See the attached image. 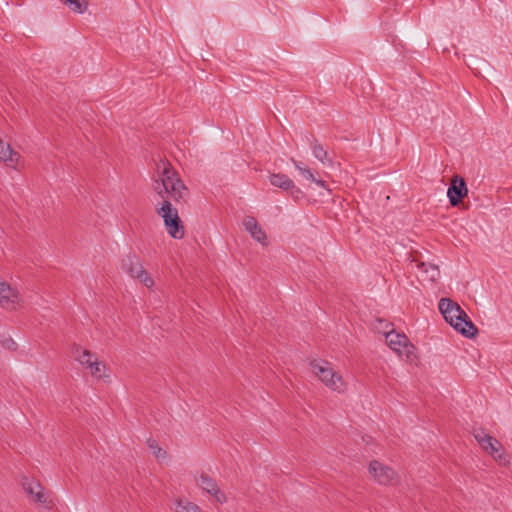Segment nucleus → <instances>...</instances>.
Here are the masks:
<instances>
[{
    "label": "nucleus",
    "instance_id": "1",
    "mask_svg": "<svg viewBox=\"0 0 512 512\" xmlns=\"http://www.w3.org/2000/svg\"><path fill=\"white\" fill-rule=\"evenodd\" d=\"M162 202L157 206L156 212L163 219L167 233L174 239H182L185 231L179 217L178 210L173 207L169 198L175 202L184 201L188 196V189L169 166L163 167L161 185L155 187Z\"/></svg>",
    "mask_w": 512,
    "mask_h": 512
},
{
    "label": "nucleus",
    "instance_id": "2",
    "mask_svg": "<svg viewBox=\"0 0 512 512\" xmlns=\"http://www.w3.org/2000/svg\"><path fill=\"white\" fill-rule=\"evenodd\" d=\"M445 321L467 338L474 337L478 330L461 307L449 298H442L438 304Z\"/></svg>",
    "mask_w": 512,
    "mask_h": 512
},
{
    "label": "nucleus",
    "instance_id": "3",
    "mask_svg": "<svg viewBox=\"0 0 512 512\" xmlns=\"http://www.w3.org/2000/svg\"><path fill=\"white\" fill-rule=\"evenodd\" d=\"M313 373L318 376L321 382L331 391L342 394L348 387L342 375L335 371L329 362L314 360L310 363Z\"/></svg>",
    "mask_w": 512,
    "mask_h": 512
},
{
    "label": "nucleus",
    "instance_id": "4",
    "mask_svg": "<svg viewBox=\"0 0 512 512\" xmlns=\"http://www.w3.org/2000/svg\"><path fill=\"white\" fill-rule=\"evenodd\" d=\"M386 342L390 349L395 351L399 356L412 360L414 354V346L409 342L406 335L395 332L391 329L385 332Z\"/></svg>",
    "mask_w": 512,
    "mask_h": 512
},
{
    "label": "nucleus",
    "instance_id": "5",
    "mask_svg": "<svg viewBox=\"0 0 512 512\" xmlns=\"http://www.w3.org/2000/svg\"><path fill=\"white\" fill-rule=\"evenodd\" d=\"M467 194L468 188L465 183V180L459 175L453 176L451 179L450 187L447 190V197L449 199L451 206H458L461 200Z\"/></svg>",
    "mask_w": 512,
    "mask_h": 512
},
{
    "label": "nucleus",
    "instance_id": "6",
    "mask_svg": "<svg viewBox=\"0 0 512 512\" xmlns=\"http://www.w3.org/2000/svg\"><path fill=\"white\" fill-rule=\"evenodd\" d=\"M243 226L255 241L262 246L268 245L267 235L254 217L246 216L243 220Z\"/></svg>",
    "mask_w": 512,
    "mask_h": 512
},
{
    "label": "nucleus",
    "instance_id": "7",
    "mask_svg": "<svg viewBox=\"0 0 512 512\" xmlns=\"http://www.w3.org/2000/svg\"><path fill=\"white\" fill-rule=\"evenodd\" d=\"M369 471L378 483L386 485L391 483L395 477V472L378 461H372L369 465Z\"/></svg>",
    "mask_w": 512,
    "mask_h": 512
},
{
    "label": "nucleus",
    "instance_id": "8",
    "mask_svg": "<svg viewBox=\"0 0 512 512\" xmlns=\"http://www.w3.org/2000/svg\"><path fill=\"white\" fill-rule=\"evenodd\" d=\"M20 159V154L13 150L10 144L0 139V161L9 168L17 169Z\"/></svg>",
    "mask_w": 512,
    "mask_h": 512
},
{
    "label": "nucleus",
    "instance_id": "9",
    "mask_svg": "<svg viewBox=\"0 0 512 512\" xmlns=\"http://www.w3.org/2000/svg\"><path fill=\"white\" fill-rule=\"evenodd\" d=\"M270 184L278 187L284 191H291V195L294 197H298V194H301L300 189L295 187L294 182L285 174L282 173H274L269 177Z\"/></svg>",
    "mask_w": 512,
    "mask_h": 512
},
{
    "label": "nucleus",
    "instance_id": "10",
    "mask_svg": "<svg viewBox=\"0 0 512 512\" xmlns=\"http://www.w3.org/2000/svg\"><path fill=\"white\" fill-rule=\"evenodd\" d=\"M197 485L205 492L213 496L217 502L221 503V492L215 480L207 474L202 473L197 479Z\"/></svg>",
    "mask_w": 512,
    "mask_h": 512
},
{
    "label": "nucleus",
    "instance_id": "11",
    "mask_svg": "<svg viewBox=\"0 0 512 512\" xmlns=\"http://www.w3.org/2000/svg\"><path fill=\"white\" fill-rule=\"evenodd\" d=\"M417 267L419 275L424 281L434 283L440 278L439 267L435 264L422 262L418 264Z\"/></svg>",
    "mask_w": 512,
    "mask_h": 512
},
{
    "label": "nucleus",
    "instance_id": "12",
    "mask_svg": "<svg viewBox=\"0 0 512 512\" xmlns=\"http://www.w3.org/2000/svg\"><path fill=\"white\" fill-rule=\"evenodd\" d=\"M475 439L481 447L486 451H489L492 456L495 457L499 452L500 444L492 436L485 434L484 432H478L475 434Z\"/></svg>",
    "mask_w": 512,
    "mask_h": 512
},
{
    "label": "nucleus",
    "instance_id": "13",
    "mask_svg": "<svg viewBox=\"0 0 512 512\" xmlns=\"http://www.w3.org/2000/svg\"><path fill=\"white\" fill-rule=\"evenodd\" d=\"M142 267L139 257L135 254H128L122 259V269L131 277H135Z\"/></svg>",
    "mask_w": 512,
    "mask_h": 512
},
{
    "label": "nucleus",
    "instance_id": "14",
    "mask_svg": "<svg viewBox=\"0 0 512 512\" xmlns=\"http://www.w3.org/2000/svg\"><path fill=\"white\" fill-rule=\"evenodd\" d=\"M312 154L313 156L320 161L324 166L332 167L333 166V160L329 156L327 150L318 143L316 140L312 144Z\"/></svg>",
    "mask_w": 512,
    "mask_h": 512
},
{
    "label": "nucleus",
    "instance_id": "15",
    "mask_svg": "<svg viewBox=\"0 0 512 512\" xmlns=\"http://www.w3.org/2000/svg\"><path fill=\"white\" fill-rule=\"evenodd\" d=\"M176 512H201V509L196 504L188 501L187 499H177L175 501Z\"/></svg>",
    "mask_w": 512,
    "mask_h": 512
},
{
    "label": "nucleus",
    "instance_id": "16",
    "mask_svg": "<svg viewBox=\"0 0 512 512\" xmlns=\"http://www.w3.org/2000/svg\"><path fill=\"white\" fill-rule=\"evenodd\" d=\"M75 354H76V356H75L76 360L81 365H85L87 367H89V364H92L94 361V358H96L94 356V354L87 349L77 348L75 351Z\"/></svg>",
    "mask_w": 512,
    "mask_h": 512
},
{
    "label": "nucleus",
    "instance_id": "17",
    "mask_svg": "<svg viewBox=\"0 0 512 512\" xmlns=\"http://www.w3.org/2000/svg\"><path fill=\"white\" fill-rule=\"evenodd\" d=\"M64 4H66L73 12L82 14L88 8L87 1L80 0H64Z\"/></svg>",
    "mask_w": 512,
    "mask_h": 512
},
{
    "label": "nucleus",
    "instance_id": "18",
    "mask_svg": "<svg viewBox=\"0 0 512 512\" xmlns=\"http://www.w3.org/2000/svg\"><path fill=\"white\" fill-rule=\"evenodd\" d=\"M147 446L152 451L157 460H164L167 456L165 450H163L154 439L147 440Z\"/></svg>",
    "mask_w": 512,
    "mask_h": 512
},
{
    "label": "nucleus",
    "instance_id": "19",
    "mask_svg": "<svg viewBox=\"0 0 512 512\" xmlns=\"http://www.w3.org/2000/svg\"><path fill=\"white\" fill-rule=\"evenodd\" d=\"M22 486L25 493L33 497L42 485L33 479H25L22 483Z\"/></svg>",
    "mask_w": 512,
    "mask_h": 512
},
{
    "label": "nucleus",
    "instance_id": "20",
    "mask_svg": "<svg viewBox=\"0 0 512 512\" xmlns=\"http://www.w3.org/2000/svg\"><path fill=\"white\" fill-rule=\"evenodd\" d=\"M88 368L90 369L93 377L102 378L104 376L105 366L99 362L97 358H94L93 363L89 364Z\"/></svg>",
    "mask_w": 512,
    "mask_h": 512
},
{
    "label": "nucleus",
    "instance_id": "21",
    "mask_svg": "<svg viewBox=\"0 0 512 512\" xmlns=\"http://www.w3.org/2000/svg\"><path fill=\"white\" fill-rule=\"evenodd\" d=\"M134 278H137L142 284H144L148 288L154 285L153 279L150 277V275L143 267L137 272Z\"/></svg>",
    "mask_w": 512,
    "mask_h": 512
},
{
    "label": "nucleus",
    "instance_id": "22",
    "mask_svg": "<svg viewBox=\"0 0 512 512\" xmlns=\"http://www.w3.org/2000/svg\"><path fill=\"white\" fill-rule=\"evenodd\" d=\"M294 164V167L300 172V174L307 180H314V174L313 172L308 169L307 167L303 166V164L299 161H292Z\"/></svg>",
    "mask_w": 512,
    "mask_h": 512
},
{
    "label": "nucleus",
    "instance_id": "23",
    "mask_svg": "<svg viewBox=\"0 0 512 512\" xmlns=\"http://www.w3.org/2000/svg\"><path fill=\"white\" fill-rule=\"evenodd\" d=\"M34 500L41 504H47L48 501V495L44 492L43 487L41 486L40 489L37 490V493L33 496Z\"/></svg>",
    "mask_w": 512,
    "mask_h": 512
},
{
    "label": "nucleus",
    "instance_id": "24",
    "mask_svg": "<svg viewBox=\"0 0 512 512\" xmlns=\"http://www.w3.org/2000/svg\"><path fill=\"white\" fill-rule=\"evenodd\" d=\"M4 345H5L8 349H11V350H15V349H16V347H17L16 342H15L12 338L7 339V340L4 342Z\"/></svg>",
    "mask_w": 512,
    "mask_h": 512
},
{
    "label": "nucleus",
    "instance_id": "25",
    "mask_svg": "<svg viewBox=\"0 0 512 512\" xmlns=\"http://www.w3.org/2000/svg\"><path fill=\"white\" fill-rule=\"evenodd\" d=\"M311 181L314 182L316 185H318L321 188H326V182L321 179H317L315 176H314V180H311Z\"/></svg>",
    "mask_w": 512,
    "mask_h": 512
}]
</instances>
